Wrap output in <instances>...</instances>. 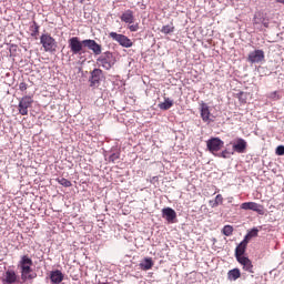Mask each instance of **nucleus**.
Wrapping results in <instances>:
<instances>
[{
	"label": "nucleus",
	"instance_id": "1",
	"mask_svg": "<svg viewBox=\"0 0 284 284\" xmlns=\"http://www.w3.org/2000/svg\"><path fill=\"white\" fill-rule=\"evenodd\" d=\"M83 47L88 48L95 54L102 52L101 44H98L97 40H80L79 37H71V39H69V48L73 55H81V53H83Z\"/></svg>",
	"mask_w": 284,
	"mask_h": 284
},
{
	"label": "nucleus",
	"instance_id": "2",
	"mask_svg": "<svg viewBox=\"0 0 284 284\" xmlns=\"http://www.w3.org/2000/svg\"><path fill=\"white\" fill-rule=\"evenodd\" d=\"M99 58L97 59V64L102 67L105 71H111L112 67L116 63V58L112 51H101L98 53Z\"/></svg>",
	"mask_w": 284,
	"mask_h": 284
},
{
	"label": "nucleus",
	"instance_id": "3",
	"mask_svg": "<svg viewBox=\"0 0 284 284\" xmlns=\"http://www.w3.org/2000/svg\"><path fill=\"white\" fill-rule=\"evenodd\" d=\"M32 265H33L32 257L23 255L20 258L19 266H20V270H21L22 281H28V280L36 278L37 275H31Z\"/></svg>",
	"mask_w": 284,
	"mask_h": 284
},
{
	"label": "nucleus",
	"instance_id": "4",
	"mask_svg": "<svg viewBox=\"0 0 284 284\" xmlns=\"http://www.w3.org/2000/svg\"><path fill=\"white\" fill-rule=\"evenodd\" d=\"M40 42L44 48V52H57L58 42L51 34L43 33L40 36Z\"/></svg>",
	"mask_w": 284,
	"mask_h": 284
},
{
	"label": "nucleus",
	"instance_id": "5",
	"mask_svg": "<svg viewBox=\"0 0 284 284\" xmlns=\"http://www.w3.org/2000/svg\"><path fill=\"white\" fill-rule=\"evenodd\" d=\"M225 142L221 140V138L215 136V138H210L206 141V149L215 156L219 155V152L222 150L224 146Z\"/></svg>",
	"mask_w": 284,
	"mask_h": 284
},
{
	"label": "nucleus",
	"instance_id": "6",
	"mask_svg": "<svg viewBox=\"0 0 284 284\" xmlns=\"http://www.w3.org/2000/svg\"><path fill=\"white\" fill-rule=\"evenodd\" d=\"M109 37L113 41H116L120 44V47H123V48H131V47H133L132 40L129 39V37L126 34L116 33L115 31H111V33H109Z\"/></svg>",
	"mask_w": 284,
	"mask_h": 284
},
{
	"label": "nucleus",
	"instance_id": "7",
	"mask_svg": "<svg viewBox=\"0 0 284 284\" xmlns=\"http://www.w3.org/2000/svg\"><path fill=\"white\" fill-rule=\"evenodd\" d=\"M103 79H104L103 70L101 69L91 70V75L89 78L90 87L98 88Z\"/></svg>",
	"mask_w": 284,
	"mask_h": 284
},
{
	"label": "nucleus",
	"instance_id": "8",
	"mask_svg": "<svg viewBox=\"0 0 284 284\" xmlns=\"http://www.w3.org/2000/svg\"><path fill=\"white\" fill-rule=\"evenodd\" d=\"M33 99L32 97L26 94L19 100V112L21 115H28L29 114V108L32 106Z\"/></svg>",
	"mask_w": 284,
	"mask_h": 284
},
{
	"label": "nucleus",
	"instance_id": "9",
	"mask_svg": "<svg viewBox=\"0 0 284 284\" xmlns=\"http://www.w3.org/2000/svg\"><path fill=\"white\" fill-rule=\"evenodd\" d=\"M248 244V235H245L244 240L241 241L240 245L235 247V257L239 264L242 265V260L245 257L244 254L246 252Z\"/></svg>",
	"mask_w": 284,
	"mask_h": 284
},
{
	"label": "nucleus",
	"instance_id": "10",
	"mask_svg": "<svg viewBox=\"0 0 284 284\" xmlns=\"http://www.w3.org/2000/svg\"><path fill=\"white\" fill-rule=\"evenodd\" d=\"M241 210L255 211L256 213H258V215H264L265 214L264 205H262L261 203H256V202H244V203H241Z\"/></svg>",
	"mask_w": 284,
	"mask_h": 284
},
{
	"label": "nucleus",
	"instance_id": "11",
	"mask_svg": "<svg viewBox=\"0 0 284 284\" xmlns=\"http://www.w3.org/2000/svg\"><path fill=\"white\" fill-rule=\"evenodd\" d=\"M200 113H201L202 121H204V123H212L213 121V119L211 118L212 113L209 104H206L204 100H202L200 103Z\"/></svg>",
	"mask_w": 284,
	"mask_h": 284
},
{
	"label": "nucleus",
	"instance_id": "12",
	"mask_svg": "<svg viewBox=\"0 0 284 284\" xmlns=\"http://www.w3.org/2000/svg\"><path fill=\"white\" fill-rule=\"evenodd\" d=\"M265 59V51L263 50H254V51H250L248 55H247V61L248 63H261V61H263Z\"/></svg>",
	"mask_w": 284,
	"mask_h": 284
},
{
	"label": "nucleus",
	"instance_id": "13",
	"mask_svg": "<svg viewBox=\"0 0 284 284\" xmlns=\"http://www.w3.org/2000/svg\"><path fill=\"white\" fill-rule=\"evenodd\" d=\"M247 150V142L244 138H237L235 142H233V155L234 153H245Z\"/></svg>",
	"mask_w": 284,
	"mask_h": 284
},
{
	"label": "nucleus",
	"instance_id": "14",
	"mask_svg": "<svg viewBox=\"0 0 284 284\" xmlns=\"http://www.w3.org/2000/svg\"><path fill=\"white\" fill-rule=\"evenodd\" d=\"M3 284H16L19 283V276L14 270H7L4 276L2 277Z\"/></svg>",
	"mask_w": 284,
	"mask_h": 284
},
{
	"label": "nucleus",
	"instance_id": "15",
	"mask_svg": "<svg viewBox=\"0 0 284 284\" xmlns=\"http://www.w3.org/2000/svg\"><path fill=\"white\" fill-rule=\"evenodd\" d=\"M105 156H108L109 162H113V164H115L121 159V149L113 146L106 152Z\"/></svg>",
	"mask_w": 284,
	"mask_h": 284
},
{
	"label": "nucleus",
	"instance_id": "16",
	"mask_svg": "<svg viewBox=\"0 0 284 284\" xmlns=\"http://www.w3.org/2000/svg\"><path fill=\"white\" fill-rule=\"evenodd\" d=\"M162 216L168 223H175L178 215L175 209L164 207L162 209Z\"/></svg>",
	"mask_w": 284,
	"mask_h": 284
},
{
	"label": "nucleus",
	"instance_id": "17",
	"mask_svg": "<svg viewBox=\"0 0 284 284\" xmlns=\"http://www.w3.org/2000/svg\"><path fill=\"white\" fill-rule=\"evenodd\" d=\"M49 276L52 284H61L64 281V274L60 270L51 271Z\"/></svg>",
	"mask_w": 284,
	"mask_h": 284
},
{
	"label": "nucleus",
	"instance_id": "18",
	"mask_svg": "<svg viewBox=\"0 0 284 284\" xmlns=\"http://www.w3.org/2000/svg\"><path fill=\"white\" fill-rule=\"evenodd\" d=\"M121 20H122V22L129 23V26H131V23L135 22V16H134L133 10H131V9L125 10L121 16Z\"/></svg>",
	"mask_w": 284,
	"mask_h": 284
},
{
	"label": "nucleus",
	"instance_id": "19",
	"mask_svg": "<svg viewBox=\"0 0 284 284\" xmlns=\"http://www.w3.org/2000/svg\"><path fill=\"white\" fill-rule=\"evenodd\" d=\"M241 265L244 271H247L248 273H254V265L252 264V261L250 260V257L244 256L241 260Z\"/></svg>",
	"mask_w": 284,
	"mask_h": 284
},
{
	"label": "nucleus",
	"instance_id": "20",
	"mask_svg": "<svg viewBox=\"0 0 284 284\" xmlns=\"http://www.w3.org/2000/svg\"><path fill=\"white\" fill-rule=\"evenodd\" d=\"M153 265H154V262L152 257H144V260H142V262L140 263L141 270H144V271L152 270Z\"/></svg>",
	"mask_w": 284,
	"mask_h": 284
},
{
	"label": "nucleus",
	"instance_id": "21",
	"mask_svg": "<svg viewBox=\"0 0 284 284\" xmlns=\"http://www.w3.org/2000/svg\"><path fill=\"white\" fill-rule=\"evenodd\" d=\"M241 276V272L239 267H235L234 270H230L227 273L229 281H237Z\"/></svg>",
	"mask_w": 284,
	"mask_h": 284
},
{
	"label": "nucleus",
	"instance_id": "22",
	"mask_svg": "<svg viewBox=\"0 0 284 284\" xmlns=\"http://www.w3.org/2000/svg\"><path fill=\"white\" fill-rule=\"evenodd\" d=\"M174 106V100H171L169 98L164 99V102H161L159 104L160 110H170V108Z\"/></svg>",
	"mask_w": 284,
	"mask_h": 284
},
{
	"label": "nucleus",
	"instance_id": "23",
	"mask_svg": "<svg viewBox=\"0 0 284 284\" xmlns=\"http://www.w3.org/2000/svg\"><path fill=\"white\" fill-rule=\"evenodd\" d=\"M234 155V151H230V149H223L221 153H217L216 156H220L222 159H231V156Z\"/></svg>",
	"mask_w": 284,
	"mask_h": 284
},
{
	"label": "nucleus",
	"instance_id": "24",
	"mask_svg": "<svg viewBox=\"0 0 284 284\" xmlns=\"http://www.w3.org/2000/svg\"><path fill=\"white\" fill-rule=\"evenodd\" d=\"M39 29H40L39 23L33 22V23L30 26L31 37H37V36L39 34Z\"/></svg>",
	"mask_w": 284,
	"mask_h": 284
},
{
	"label": "nucleus",
	"instance_id": "25",
	"mask_svg": "<svg viewBox=\"0 0 284 284\" xmlns=\"http://www.w3.org/2000/svg\"><path fill=\"white\" fill-rule=\"evenodd\" d=\"M174 26H163L162 29H161V33H164V34H170V33H174Z\"/></svg>",
	"mask_w": 284,
	"mask_h": 284
},
{
	"label": "nucleus",
	"instance_id": "26",
	"mask_svg": "<svg viewBox=\"0 0 284 284\" xmlns=\"http://www.w3.org/2000/svg\"><path fill=\"white\" fill-rule=\"evenodd\" d=\"M233 232H234V227L231 226L230 224H226V225L223 227V230H222V233H223L224 235H226V236L232 235Z\"/></svg>",
	"mask_w": 284,
	"mask_h": 284
},
{
	"label": "nucleus",
	"instance_id": "27",
	"mask_svg": "<svg viewBox=\"0 0 284 284\" xmlns=\"http://www.w3.org/2000/svg\"><path fill=\"white\" fill-rule=\"evenodd\" d=\"M247 235V242L251 237H256L258 235V227H252V230L246 234Z\"/></svg>",
	"mask_w": 284,
	"mask_h": 284
},
{
	"label": "nucleus",
	"instance_id": "28",
	"mask_svg": "<svg viewBox=\"0 0 284 284\" xmlns=\"http://www.w3.org/2000/svg\"><path fill=\"white\" fill-rule=\"evenodd\" d=\"M58 183H59L60 185H63V186H72L71 181L65 180V178H60V179H58Z\"/></svg>",
	"mask_w": 284,
	"mask_h": 284
},
{
	"label": "nucleus",
	"instance_id": "29",
	"mask_svg": "<svg viewBox=\"0 0 284 284\" xmlns=\"http://www.w3.org/2000/svg\"><path fill=\"white\" fill-rule=\"evenodd\" d=\"M275 153L278 156H283L284 155V145H277Z\"/></svg>",
	"mask_w": 284,
	"mask_h": 284
},
{
	"label": "nucleus",
	"instance_id": "30",
	"mask_svg": "<svg viewBox=\"0 0 284 284\" xmlns=\"http://www.w3.org/2000/svg\"><path fill=\"white\" fill-rule=\"evenodd\" d=\"M129 29H130V31H132V32L139 31L140 26H139V23H134V22H133V23H130Z\"/></svg>",
	"mask_w": 284,
	"mask_h": 284
},
{
	"label": "nucleus",
	"instance_id": "31",
	"mask_svg": "<svg viewBox=\"0 0 284 284\" xmlns=\"http://www.w3.org/2000/svg\"><path fill=\"white\" fill-rule=\"evenodd\" d=\"M215 202H216V206L220 205V204H223V196H222V194H217L215 196Z\"/></svg>",
	"mask_w": 284,
	"mask_h": 284
},
{
	"label": "nucleus",
	"instance_id": "32",
	"mask_svg": "<svg viewBox=\"0 0 284 284\" xmlns=\"http://www.w3.org/2000/svg\"><path fill=\"white\" fill-rule=\"evenodd\" d=\"M19 90H20V91H26V90H28V83H26V82H20V83H19Z\"/></svg>",
	"mask_w": 284,
	"mask_h": 284
},
{
	"label": "nucleus",
	"instance_id": "33",
	"mask_svg": "<svg viewBox=\"0 0 284 284\" xmlns=\"http://www.w3.org/2000/svg\"><path fill=\"white\" fill-rule=\"evenodd\" d=\"M210 205H211V207H217L216 199L215 200H211L210 201Z\"/></svg>",
	"mask_w": 284,
	"mask_h": 284
},
{
	"label": "nucleus",
	"instance_id": "34",
	"mask_svg": "<svg viewBox=\"0 0 284 284\" xmlns=\"http://www.w3.org/2000/svg\"><path fill=\"white\" fill-rule=\"evenodd\" d=\"M272 97H273L274 99H277V93H276V91H275L274 93H272Z\"/></svg>",
	"mask_w": 284,
	"mask_h": 284
},
{
	"label": "nucleus",
	"instance_id": "35",
	"mask_svg": "<svg viewBox=\"0 0 284 284\" xmlns=\"http://www.w3.org/2000/svg\"><path fill=\"white\" fill-rule=\"evenodd\" d=\"M233 200H234V197H229V204H232V202H233Z\"/></svg>",
	"mask_w": 284,
	"mask_h": 284
},
{
	"label": "nucleus",
	"instance_id": "36",
	"mask_svg": "<svg viewBox=\"0 0 284 284\" xmlns=\"http://www.w3.org/2000/svg\"><path fill=\"white\" fill-rule=\"evenodd\" d=\"M277 3H282L284 6V0H275Z\"/></svg>",
	"mask_w": 284,
	"mask_h": 284
},
{
	"label": "nucleus",
	"instance_id": "37",
	"mask_svg": "<svg viewBox=\"0 0 284 284\" xmlns=\"http://www.w3.org/2000/svg\"><path fill=\"white\" fill-rule=\"evenodd\" d=\"M263 26H264L265 28H268L270 23H268V22H263Z\"/></svg>",
	"mask_w": 284,
	"mask_h": 284
},
{
	"label": "nucleus",
	"instance_id": "38",
	"mask_svg": "<svg viewBox=\"0 0 284 284\" xmlns=\"http://www.w3.org/2000/svg\"><path fill=\"white\" fill-rule=\"evenodd\" d=\"M80 1V3H83V1H85V0H79Z\"/></svg>",
	"mask_w": 284,
	"mask_h": 284
},
{
	"label": "nucleus",
	"instance_id": "39",
	"mask_svg": "<svg viewBox=\"0 0 284 284\" xmlns=\"http://www.w3.org/2000/svg\"><path fill=\"white\" fill-rule=\"evenodd\" d=\"M240 101L244 102L245 100H243L242 98H240Z\"/></svg>",
	"mask_w": 284,
	"mask_h": 284
}]
</instances>
